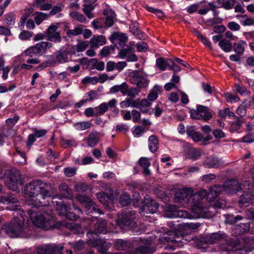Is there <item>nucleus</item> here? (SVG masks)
<instances>
[{
	"instance_id": "nucleus-1",
	"label": "nucleus",
	"mask_w": 254,
	"mask_h": 254,
	"mask_svg": "<svg viewBox=\"0 0 254 254\" xmlns=\"http://www.w3.org/2000/svg\"><path fill=\"white\" fill-rule=\"evenodd\" d=\"M207 191L202 190L196 193H193L192 188L184 187L176 190L174 201L176 203L182 206L186 207L187 205L190 204L191 209V214H190L187 211L178 210L175 205H166L164 209L163 215L164 216L170 218H198L200 217L206 218L209 216L208 214V208L203 206L201 200L206 196L208 194ZM208 200V199H207Z\"/></svg>"
},
{
	"instance_id": "nucleus-2",
	"label": "nucleus",
	"mask_w": 254,
	"mask_h": 254,
	"mask_svg": "<svg viewBox=\"0 0 254 254\" xmlns=\"http://www.w3.org/2000/svg\"><path fill=\"white\" fill-rule=\"evenodd\" d=\"M0 202L6 204V209L14 211V218L5 223L1 230V233H5L11 238H28L32 235V232L27 226H25L23 211L18 208L17 199L12 194L0 196Z\"/></svg>"
},
{
	"instance_id": "nucleus-3",
	"label": "nucleus",
	"mask_w": 254,
	"mask_h": 254,
	"mask_svg": "<svg viewBox=\"0 0 254 254\" xmlns=\"http://www.w3.org/2000/svg\"><path fill=\"white\" fill-rule=\"evenodd\" d=\"M253 187V184L250 182L239 184L236 180L228 181L224 186L218 185L211 187L207 195V199L209 202L213 201L223 191L233 194L243 190L244 193L241 196L239 203L242 206L248 205L252 202L253 199V195L252 192L249 191Z\"/></svg>"
},
{
	"instance_id": "nucleus-4",
	"label": "nucleus",
	"mask_w": 254,
	"mask_h": 254,
	"mask_svg": "<svg viewBox=\"0 0 254 254\" xmlns=\"http://www.w3.org/2000/svg\"><path fill=\"white\" fill-rule=\"evenodd\" d=\"M24 193L26 204L37 208L46 205L40 199H44L47 197L51 196L53 189L49 184L37 180L26 186Z\"/></svg>"
},
{
	"instance_id": "nucleus-5",
	"label": "nucleus",
	"mask_w": 254,
	"mask_h": 254,
	"mask_svg": "<svg viewBox=\"0 0 254 254\" xmlns=\"http://www.w3.org/2000/svg\"><path fill=\"white\" fill-rule=\"evenodd\" d=\"M107 223L105 220L99 219L96 223L94 230L87 234L89 238V245L97 247L98 251L102 254H106L111 244L107 243L105 240L98 238V235L107 233Z\"/></svg>"
},
{
	"instance_id": "nucleus-6",
	"label": "nucleus",
	"mask_w": 254,
	"mask_h": 254,
	"mask_svg": "<svg viewBox=\"0 0 254 254\" xmlns=\"http://www.w3.org/2000/svg\"><path fill=\"white\" fill-rule=\"evenodd\" d=\"M29 214L33 223L38 227L49 230L55 227V220L47 207L38 211L30 210Z\"/></svg>"
},
{
	"instance_id": "nucleus-7",
	"label": "nucleus",
	"mask_w": 254,
	"mask_h": 254,
	"mask_svg": "<svg viewBox=\"0 0 254 254\" xmlns=\"http://www.w3.org/2000/svg\"><path fill=\"white\" fill-rule=\"evenodd\" d=\"M3 179L6 186L13 190H16L18 186H21L24 183L20 172L18 170L7 171Z\"/></svg>"
},
{
	"instance_id": "nucleus-8",
	"label": "nucleus",
	"mask_w": 254,
	"mask_h": 254,
	"mask_svg": "<svg viewBox=\"0 0 254 254\" xmlns=\"http://www.w3.org/2000/svg\"><path fill=\"white\" fill-rule=\"evenodd\" d=\"M135 214L128 210H124L119 214V219L116 221V224L122 229H131L134 227Z\"/></svg>"
},
{
	"instance_id": "nucleus-9",
	"label": "nucleus",
	"mask_w": 254,
	"mask_h": 254,
	"mask_svg": "<svg viewBox=\"0 0 254 254\" xmlns=\"http://www.w3.org/2000/svg\"><path fill=\"white\" fill-rule=\"evenodd\" d=\"M114 191L111 188H108L105 192L96 193V195L99 201L104 206L107 210H110L113 207V201L116 196L114 195Z\"/></svg>"
},
{
	"instance_id": "nucleus-10",
	"label": "nucleus",
	"mask_w": 254,
	"mask_h": 254,
	"mask_svg": "<svg viewBox=\"0 0 254 254\" xmlns=\"http://www.w3.org/2000/svg\"><path fill=\"white\" fill-rule=\"evenodd\" d=\"M76 198L80 203L84 205L86 214L91 215L94 213L101 214V211L97 208L96 204L89 197L78 195Z\"/></svg>"
},
{
	"instance_id": "nucleus-11",
	"label": "nucleus",
	"mask_w": 254,
	"mask_h": 254,
	"mask_svg": "<svg viewBox=\"0 0 254 254\" xmlns=\"http://www.w3.org/2000/svg\"><path fill=\"white\" fill-rule=\"evenodd\" d=\"M56 197L53 198V203L58 213L62 215L65 216L71 220H75L77 217L74 213L69 211V207L64 203L63 201L56 200Z\"/></svg>"
},
{
	"instance_id": "nucleus-12",
	"label": "nucleus",
	"mask_w": 254,
	"mask_h": 254,
	"mask_svg": "<svg viewBox=\"0 0 254 254\" xmlns=\"http://www.w3.org/2000/svg\"><path fill=\"white\" fill-rule=\"evenodd\" d=\"M158 208V204L150 197L146 196L144 197L143 205L140 208L139 213L142 216H144L145 213L153 214L156 213Z\"/></svg>"
},
{
	"instance_id": "nucleus-13",
	"label": "nucleus",
	"mask_w": 254,
	"mask_h": 254,
	"mask_svg": "<svg viewBox=\"0 0 254 254\" xmlns=\"http://www.w3.org/2000/svg\"><path fill=\"white\" fill-rule=\"evenodd\" d=\"M129 80L130 82L139 88L147 87L149 83L147 75L141 71H135L132 73Z\"/></svg>"
},
{
	"instance_id": "nucleus-14",
	"label": "nucleus",
	"mask_w": 254,
	"mask_h": 254,
	"mask_svg": "<svg viewBox=\"0 0 254 254\" xmlns=\"http://www.w3.org/2000/svg\"><path fill=\"white\" fill-rule=\"evenodd\" d=\"M59 28V24H52L48 28L45 32L47 40L54 42H61L62 37L61 33L58 31Z\"/></svg>"
},
{
	"instance_id": "nucleus-15",
	"label": "nucleus",
	"mask_w": 254,
	"mask_h": 254,
	"mask_svg": "<svg viewBox=\"0 0 254 254\" xmlns=\"http://www.w3.org/2000/svg\"><path fill=\"white\" fill-rule=\"evenodd\" d=\"M132 49L128 46H125L121 50L118 54L119 58L122 59H127V61L130 62H134L137 61L136 56L134 54H131Z\"/></svg>"
},
{
	"instance_id": "nucleus-16",
	"label": "nucleus",
	"mask_w": 254,
	"mask_h": 254,
	"mask_svg": "<svg viewBox=\"0 0 254 254\" xmlns=\"http://www.w3.org/2000/svg\"><path fill=\"white\" fill-rule=\"evenodd\" d=\"M139 244H142V246H140L137 249V251L142 254H147L150 253H153V251L150 249L148 246L152 243V240L150 238L146 239H142L139 238L137 239Z\"/></svg>"
},
{
	"instance_id": "nucleus-17",
	"label": "nucleus",
	"mask_w": 254,
	"mask_h": 254,
	"mask_svg": "<svg viewBox=\"0 0 254 254\" xmlns=\"http://www.w3.org/2000/svg\"><path fill=\"white\" fill-rule=\"evenodd\" d=\"M152 103L148 99L137 98V109L141 110L143 113L151 114L153 111V108L145 109V108L150 107Z\"/></svg>"
},
{
	"instance_id": "nucleus-18",
	"label": "nucleus",
	"mask_w": 254,
	"mask_h": 254,
	"mask_svg": "<svg viewBox=\"0 0 254 254\" xmlns=\"http://www.w3.org/2000/svg\"><path fill=\"white\" fill-rule=\"evenodd\" d=\"M226 235L223 233H214L207 236L206 242L208 244H214L217 243H222L225 241Z\"/></svg>"
},
{
	"instance_id": "nucleus-19",
	"label": "nucleus",
	"mask_w": 254,
	"mask_h": 254,
	"mask_svg": "<svg viewBox=\"0 0 254 254\" xmlns=\"http://www.w3.org/2000/svg\"><path fill=\"white\" fill-rule=\"evenodd\" d=\"M160 243H171L174 244L173 247H182L183 242L175 238V235L173 233L165 234L164 236L159 239Z\"/></svg>"
},
{
	"instance_id": "nucleus-20",
	"label": "nucleus",
	"mask_w": 254,
	"mask_h": 254,
	"mask_svg": "<svg viewBox=\"0 0 254 254\" xmlns=\"http://www.w3.org/2000/svg\"><path fill=\"white\" fill-rule=\"evenodd\" d=\"M112 42L118 47L125 45L127 41V38L123 33H115L112 36Z\"/></svg>"
},
{
	"instance_id": "nucleus-21",
	"label": "nucleus",
	"mask_w": 254,
	"mask_h": 254,
	"mask_svg": "<svg viewBox=\"0 0 254 254\" xmlns=\"http://www.w3.org/2000/svg\"><path fill=\"white\" fill-rule=\"evenodd\" d=\"M52 46V44L48 42H42L36 44L34 46L36 55L41 56L45 53L48 48Z\"/></svg>"
},
{
	"instance_id": "nucleus-22",
	"label": "nucleus",
	"mask_w": 254,
	"mask_h": 254,
	"mask_svg": "<svg viewBox=\"0 0 254 254\" xmlns=\"http://www.w3.org/2000/svg\"><path fill=\"white\" fill-rule=\"evenodd\" d=\"M92 48H97L106 44V39L103 35H94L90 41Z\"/></svg>"
},
{
	"instance_id": "nucleus-23",
	"label": "nucleus",
	"mask_w": 254,
	"mask_h": 254,
	"mask_svg": "<svg viewBox=\"0 0 254 254\" xmlns=\"http://www.w3.org/2000/svg\"><path fill=\"white\" fill-rule=\"evenodd\" d=\"M104 14L106 16L105 24L107 27H111L114 23L116 19V14L111 9H106L104 10Z\"/></svg>"
},
{
	"instance_id": "nucleus-24",
	"label": "nucleus",
	"mask_w": 254,
	"mask_h": 254,
	"mask_svg": "<svg viewBox=\"0 0 254 254\" xmlns=\"http://www.w3.org/2000/svg\"><path fill=\"white\" fill-rule=\"evenodd\" d=\"M172 64L173 61L170 59L164 60L162 58H158L156 61V65L159 69L162 71L170 67Z\"/></svg>"
},
{
	"instance_id": "nucleus-25",
	"label": "nucleus",
	"mask_w": 254,
	"mask_h": 254,
	"mask_svg": "<svg viewBox=\"0 0 254 254\" xmlns=\"http://www.w3.org/2000/svg\"><path fill=\"white\" fill-rule=\"evenodd\" d=\"M99 133L96 131H91L88 137L85 139L88 145L90 147H94L99 141Z\"/></svg>"
},
{
	"instance_id": "nucleus-26",
	"label": "nucleus",
	"mask_w": 254,
	"mask_h": 254,
	"mask_svg": "<svg viewBox=\"0 0 254 254\" xmlns=\"http://www.w3.org/2000/svg\"><path fill=\"white\" fill-rule=\"evenodd\" d=\"M198 113L201 116V120L205 121L210 120L212 117V115L209 111L208 107L202 105L197 106Z\"/></svg>"
},
{
	"instance_id": "nucleus-27",
	"label": "nucleus",
	"mask_w": 254,
	"mask_h": 254,
	"mask_svg": "<svg viewBox=\"0 0 254 254\" xmlns=\"http://www.w3.org/2000/svg\"><path fill=\"white\" fill-rule=\"evenodd\" d=\"M247 47V43L244 40H240L233 45L234 51L237 54L242 55L245 49Z\"/></svg>"
},
{
	"instance_id": "nucleus-28",
	"label": "nucleus",
	"mask_w": 254,
	"mask_h": 254,
	"mask_svg": "<svg viewBox=\"0 0 254 254\" xmlns=\"http://www.w3.org/2000/svg\"><path fill=\"white\" fill-rule=\"evenodd\" d=\"M68 54L67 52L59 51L57 53L54 63H59L63 64L68 62Z\"/></svg>"
},
{
	"instance_id": "nucleus-29",
	"label": "nucleus",
	"mask_w": 254,
	"mask_h": 254,
	"mask_svg": "<svg viewBox=\"0 0 254 254\" xmlns=\"http://www.w3.org/2000/svg\"><path fill=\"white\" fill-rule=\"evenodd\" d=\"M187 133L194 142L199 141L203 139V136L201 133L195 131L193 127L188 128Z\"/></svg>"
},
{
	"instance_id": "nucleus-30",
	"label": "nucleus",
	"mask_w": 254,
	"mask_h": 254,
	"mask_svg": "<svg viewBox=\"0 0 254 254\" xmlns=\"http://www.w3.org/2000/svg\"><path fill=\"white\" fill-rule=\"evenodd\" d=\"M93 124L90 121H83L76 123L73 125L74 128L78 131H82L90 128Z\"/></svg>"
},
{
	"instance_id": "nucleus-31",
	"label": "nucleus",
	"mask_w": 254,
	"mask_h": 254,
	"mask_svg": "<svg viewBox=\"0 0 254 254\" xmlns=\"http://www.w3.org/2000/svg\"><path fill=\"white\" fill-rule=\"evenodd\" d=\"M221 164V160L217 157H209L205 162V165L208 168H218Z\"/></svg>"
},
{
	"instance_id": "nucleus-32",
	"label": "nucleus",
	"mask_w": 254,
	"mask_h": 254,
	"mask_svg": "<svg viewBox=\"0 0 254 254\" xmlns=\"http://www.w3.org/2000/svg\"><path fill=\"white\" fill-rule=\"evenodd\" d=\"M34 20L37 25H40L43 21L47 19L49 15L47 13L41 12H35L33 13Z\"/></svg>"
},
{
	"instance_id": "nucleus-33",
	"label": "nucleus",
	"mask_w": 254,
	"mask_h": 254,
	"mask_svg": "<svg viewBox=\"0 0 254 254\" xmlns=\"http://www.w3.org/2000/svg\"><path fill=\"white\" fill-rule=\"evenodd\" d=\"M148 147L149 150L151 152H155L158 149V141L157 138L155 135H151L148 139Z\"/></svg>"
},
{
	"instance_id": "nucleus-34",
	"label": "nucleus",
	"mask_w": 254,
	"mask_h": 254,
	"mask_svg": "<svg viewBox=\"0 0 254 254\" xmlns=\"http://www.w3.org/2000/svg\"><path fill=\"white\" fill-rule=\"evenodd\" d=\"M121 107L126 108L127 107H132L137 108V99L128 98L120 103Z\"/></svg>"
},
{
	"instance_id": "nucleus-35",
	"label": "nucleus",
	"mask_w": 254,
	"mask_h": 254,
	"mask_svg": "<svg viewBox=\"0 0 254 254\" xmlns=\"http://www.w3.org/2000/svg\"><path fill=\"white\" fill-rule=\"evenodd\" d=\"M13 160L16 163H19L21 165H25L26 163L25 154L20 151H18L14 154Z\"/></svg>"
},
{
	"instance_id": "nucleus-36",
	"label": "nucleus",
	"mask_w": 254,
	"mask_h": 254,
	"mask_svg": "<svg viewBox=\"0 0 254 254\" xmlns=\"http://www.w3.org/2000/svg\"><path fill=\"white\" fill-rule=\"evenodd\" d=\"M83 26L82 25H78L76 26L74 29L68 30L66 32V35L69 37H72L75 36L79 35L83 32Z\"/></svg>"
},
{
	"instance_id": "nucleus-37",
	"label": "nucleus",
	"mask_w": 254,
	"mask_h": 254,
	"mask_svg": "<svg viewBox=\"0 0 254 254\" xmlns=\"http://www.w3.org/2000/svg\"><path fill=\"white\" fill-rule=\"evenodd\" d=\"M160 88L161 87L159 86L155 85L150 91L147 96V99L152 103L157 98L158 96V93L160 90Z\"/></svg>"
},
{
	"instance_id": "nucleus-38",
	"label": "nucleus",
	"mask_w": 254,
	"mask_h": 254,
	"mask_svg": "<svg viewBox=\"0 0 254 254\" xmlns=\"http://www.w3.org/2000/svg\"><path fill=\"white\" fill-rule=\"evenodd\" d=\"M114 246L117 250L122 251L125 250L129 248V245L128 244L127 242L125 240L118 239L115 242Z\"/></svg>"
},
{
	"instance_id": "nucleus-39",
	"label": "nucleus",
	"mask_w": 254,
	"mask_h": 254,
	"mask_svg": "<svg viewBox=\"0 0 254 254\" xmlns=\"http://www.w3.org/2000/svg\"><path fill=\"white\" fill-rule=\"evenodd\" d=\"M4 23L8 26H12L15 22V16L12 12H9L4 15Z\"/></svg>"
},
{
	"instance_id": "nucleus-40",
	"label": "nucleus",
	"mask_w": 254,
	"mask_h": 254,
	"mask_svg": "<svg viewBox=\"0 0 254 254\" xmlns=\"http://www.w3.org/2000/svg\"><path fill=\"white\" fill-rule=\"evenodd\" d=\"M88 45L89 43L87 41L78 43L76 45L72 48V51H73V54H74L76 51L77 52H81L84 51Z\"/></svg>"
},
{
	"instance_id": "nucleus-41",
	"label": "nucleus",
	"mask_w": 254,
	"mask_h": 254,
	"mask_svg": "<svg viewBox=\"0 0 254 254\" xmlns=\"http://www.w3.org/2000/svg\"><path fill=\"white\" fill-rule=\"evenodd\" d=\"M219 46L225 52H230L232 49L231 43L228 40L223 39L219 42Z\"/></svg>"
},
{
	"instance_id": "nucleus-42",
	"label": "nucleus",
	"mask_w": 254,
	"mask_h": 254,
	"mask_svg": "<svg viewBox=\"0 0 254 254\" xmlns=\"http://www.w3.org/2000/svg\"><path fill=\"white\" fill-rule=\"evenodd\" d=\"M86 97H87L86 99L82 100L79 103L77 104L76 107L79 108L87 102L92 101L95 98V93L94 91H90L87 93Z\"/></svg>"
},
{
	"instance_id": "nucleus-43",
	"label": "nucleus",
	"mask_w": 254,
	"mask_h": 254,
	"mask_svg": "<svg viewBox=\"0 0 254 254\" xmlns=\"http://www.w3.org/2000/svg\"><path fill=\"white\" fill-rule=\"evenodd\" d=\"M235 4V0H227L226 1H223L221 2L219 1V5L218 6V8L223 7L225 9H230L232 8L234 5Z\"/></svg>"
},
{
	"instance_id": "nucleus-44",
	"label": "nucleus",
	"mask_w": 254,
	"mask_h": 254,
	"mask_svg": "<svg viewBox=\"0 0 254 254\" xmlns=\"http://www.w3.org/2000/svg\"><path fill=\"white\" fill-rule=\"evenodd\" d=\"M218 113L219 115L221 118H225L226 117H228L230 119H232L235 117L234 113L230 111L228 108H225L223 110H220Z\"/></svg>"
},
{
	"instance_id": "nucleus-45",
	"label": "nucleus",
	"mask_w": 254,
	"mask_h": 254,
	"mask_svg": "<svg viewBox=\"0 0 254 254\" xmlns=\"http://www.w3.org/2000/svg\"><path fill=\"white\" fill-rule=\"evenodd\" d=\"M69 227L75 234L81 235L83 234V230L82 227L74 222H72L68 225Z\"/></svg>"
},
{
	"instance_id": "nucleus-46",
	"label": "nucleus",
	"mask_w": 254,
	"mask_h": 254,
	"mask_svg": "<svg viewBox=\"0 0 254 254\" xmlns=\"http://www.w3.org/2000/svg\"><path fill=\"white\" fill-rule=\"evenodd\" d=\"M70 16L73 20L80 22H84L86 21V18L82 14L75 11L71 12Z\"/></svg>"
},
{
	"instance_id": "nucleus-47",
	"label": "nucleus",
	"mask_w": 254,
	"mask_h": 254,
	"mask_svg": "<svg viewBox=\"0 0 254 254\" xmlns=\"http://www.w3.org/2000/svg\"><path fill=\"white\" fill-rule=\"evenodd\" d=\"M201 155L199 150L193 148H190L189 150V157L192 160H196Z\"/></svg>"
},
{
	"instance_id": "nucleus-48",
	"label": "nucleus",
	"mask_w": 254,
	"mask_h": 254,
	"mask_svg": "<svg viewBox=\"0 0 254 254\" xmlns=\"http://www.w3.org/2000/svg\"><path fill=\"white\" fill-rule=\"evenodd\" d=\"M243 123V121L242 119L240 118H238L236 121L233 122L232 124L231 125L230 129L231 132H234L238 130H239L242 124Z\"/></svg>"
},
{
	"instance_id": "nucleus-49",
	"label": "nucleus",
	"mask_w": 254,
	"mask_h": 254,
	"mask_svg": "<svg viewBox=\"0 0 254 254\" xmlns=\"http://www.w3.org/2000/svg\"><path fill=\"white\" fill-rule=\"evenodd\" d=\"M49 254H61L63 247L55 245H49Z\"/></svg>"
},
{
	"instance_id": "nucleus-50",
	"label": "nucleus",
	"mask_w": 254,
	"mask_h": 254,
	"mask_svg": "<svg viewBox=\"0 0 254 254\" xmlns=\"http://www.w3.org/2000/svg\"><path fill=\"white\" fill-rule=\"evenodd\" d=\"M250 224H241L236 227L238 234H242L247 232L250 229Z\"/></svg>"
},
{
	"instance_id": "nucleus-51",
	"label": "nucleus",
	"mask_w": 254,
	"mask_h": 254,
	"mask_svg": "<svg viewBox=\"0 0 254 254\" xmlns=\"http://www.w3.org/2000/svg\"><path fill=\"white\" fill-rule=\"evenodd\" d=\"M81 82L85 85L87 84H95L98 82V77L86 76L82 79Z\"/></svg>"
},
{
	"instance_id": "nucleus-52",
	"label": "nucleus",
	"mask_w": 254,
	"mask_h": 254,
	"mask_svg": "<svg viewBox=\"0 0 254 254\" xmlns=\"http://www.w3.org/2000/svg\"><path fill=\"white\" fill-rule=\"evenodd\" d=\"M130 196L127 193H124L120 197V202L123 206H127L130 202Z\"/></svg>"
},
{
	"instance_id": "nucleus-53",
	"label": "nucleus",
	"mask_w": 254,
	"mask_h": 254,
	"mask_svg": "<svg viewBox=\"0 0 254 254\" xmlns=\"http://www.w3.org/2000/svg\"><path fill=\"white\" fill-rule=\"evenodd\" d=\"M33 32L26 30H22L19 34L18 37L21 40H28L33 35Z\"/></svg>"
},
{
	"instance_id": "nucleus-54",
	"label": "nucleus",
	"mask_w": 254,
	"mask_h": 254,
	"mask_svg": "<svg viewBox=\"0 0 254 254\" xmlns=\"http://www.w3.org/2000/svg\"><path fill=\"white\" fill-rule=\"evenodd\" d=\"M98 116L103 114L109 109L107 103L104 102L99 106L96 107Z\"/></svg>"
},
{
	"instance_id": "nucleus-55",
	"label": "nucleus",
	"mask_w": 254,
	"mask_h": 254,
	"mask_svg": "<svg viewBox=\"0 0 254 254\" xmlns=\"http://www.w3.org/2000/svg\"><path fill=\"white\" fill-rule=\"evenodd\" d=\"M59 190L66 195V197L71 196V191L65 183L61 184L59 187Z\"/></svg>"
},
{
	"instance_id": "nucleus-56",
	"label": "nucleus",
	"mask_w": 254,
	"mask_h": 254,
	"mask_svg": "<svg viewBox=\"0 0 254 254\" xmlns=\"http://www.w3.org/2000/svg\"><path fill=\"white\" fill-rule=\"evenodd\" d=\"M97 111L96 107L88 108L85 110L84 114L88 117H96L98 116Z\"/></svg>"
},
{
	"instance_id": "nucleus-57",
	"label": "nucleus",
	"mask_w": 254,
	"mask_h": 254,
	"mask_svg": "<svg viewBox=\"0 0 254 254\" xmlns=\"http://www.w3.org/2000/svg\"><path fill=\"white\" fill-rule=\"evenodd\" d=\"M92 27L95 29H102L104 27L103 20L102 19H96L92 21Z\"/></svg>"
},
{
	"instance_id": "nucleus-58",
	"label": "nucleus",
	"mask_w": 254,
	"mask_h": 254,
	"mask_svg": "<svg viewBox=\"0 0 254 254\" xmlns=\"http://www.w3.org/2000/svg\"><path fill=\"white\" fill-rule=\"evenodd\" d=\"M88 186L83 183H78L74 186V189L76 191L84 192L87 190Z\"/></svg>"
},
{
	"instance_id": "nucleus-59",
	"label": "nucleus",
	"mask_w": 254,
	"mask_h": 254,
	"mask_svg": "<svg viewBox=\"0 0 254 254\" xmlns=\"http://www.w3.org/2000/svg\"><path fill=\"white\" fill-rule=\"evenodd\" d=\"M93 68L99 71L103 70L105 67V64L103 62H98L96 60H93Z\"/></svg>"
},
{
	"instance_id": "nucleus-60",
	"label": "nucleus",
	"mask_w": 254,
	"mask_h": 254,
	"mask_svg": "<svg viewBox=\"0 0 254 254\" xmlns=\"http://www.w3.org/2000/svg\"><path fill=\"white\" fill-rule=\"evenodd\" d=\"M131 117L134 123H138L140 119V113L136 110H132L131 111Z\"/></svg>"
},
{
	"instance_id": "nucleus-61",
	"label": "nucleus",
	"mask_w": 254,
	"mask_h": 254,
	"mask_svg": "<svg viewBox=\"0 0 254 254\" xmlns=\"http://www.w3.org/2000/svg\"><path fill=\"white\" fill-rule=\"evenodd\" d=\"M76 168L67 167L64 169V173L66 177H71L76 174Z\"/></svg>"
},
{
	"instance_id": "nucleus-62",
	"label": "nucleus",
	"mask_w": 254,
	"mask_h": 254,
	"mask_svg": "<svg viewBox=\"0 0 254 254\" xmlns=\"http://www.w3.org/2000/svg\"><path fill=\"white\" fill-rule=\"evenodd\" d=\"M37 253L38 254H49V245L38 247L37 248Z\"/></svg>"
},
{
	"instance_id": "nucleus-63",
	"label": "nucleus",
	"mask_w": 254,
	"mask_h": 254,
	"mask_svg": "<svg viewBox=\"0 0 254 254\" xmlns=\"http://www.w3.org/2000/svg\"><path fill=\"white\" fill-rule=\"evenodd\" d=\"M144 132V128L141 126L136 127L133 131V135L135 137H138Z\"/></svg>"
},
{
	"instance_id": "nucleus-64",
	"label": "nucleus",
	"mask_w": 254,
	"mask_h": 254,
	"mask_svg": "<svg viewBox=\"0 0 254 254\" xmlns=\"http://www.w3.org/2000/svg\"><path fill=\"white\" fill-rule=\"evenodd\" d=\"M140 92L139 89L137 87L127 89L126 95L133 98L136 96Z\"/></svg>"
}]
</instances>
